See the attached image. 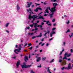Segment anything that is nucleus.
<instances>
[{"mask_svg":"<svg viewBox=\"0 0 73 73\" xmlns=\"http://www.w3.org/2000/svg\"><path fill=\"white\" fill-rule=\"evenodd\" d=\"M58 5V4L56 3H53V6H54L51 9H52V11L50 12L51 13H53L54 12H55L56 10V8L57 5Z\"/></svg>","mask_w":73,"mask_h":73,"instance_id":"f257e3e1","label":"nucleus"},{"mask_svg":"<svg viewBox=\"0 0 73 73\" xmlns=\"http://www.w3.org/2000/svg\"><path fill=\"white\" fill-rule=\"evenodd\" d=\"M40 16L41 15L37 16L36 17V15H33V16H32V18H33L34 17V19H36L37 17H39L38 18H37V19H42L43 20H44V17H43V16Z\"/></svg>","mask_w":73,"mask_h":73,"instance_id":"f03ea898","label":"nucleus"},{"mask_svg":"<svg viewBox=\"0 0 73 73\" xmlns=\"http://www.w3.org/2000/svg\"><path fill=\"white\" fill-rule=\"evenodd\" d=\"M59 62H61V64H62V65H65L66 64V61L65 60L63 61L61 59H60L59 61Z\"/></svg>","mask_w":73,"mask_h":73,"instance_id":"7ed1b4c3","label":"nucleus"},{"mask_svg":"<svg viewBox=\"0 0 73 73\" xmlns=\"http://www.w3.org/2000/svg\"><path fill=\"white\" fill-rule=\"evenodd\" d=\"M31 66H32L31 65H23L21 66V67L22 69H24V68H25V69H27V68H29V67Z\"/></svg>","mask_w":73,"mask_h":73,"instance_id":"20e7f679","label":"nucleus"},{"mask_svg":"<svg viewBox=\"0 0 73 73\" xmlns=\"http://www.w3.org/2000/svg\"><path fill=\"white\" fill-rule=\"evenodd\" d=\"M48 9L50 11H52V9H50V7H47L46 8V9L45 10L46 12H47V13H49V11H48Z\"/></svg>","mask_w":73,"mask_h":73,"instance_id":"39448f33","label":"nucleus"},{"mask_svg":"<svg viewBox=\"0 0 73 73\" xmlns=\"http://www.w3.org/2000/svg\"><path fill=\"white\" fill-rule=\"evenodd\" d=\"M68 55V52H66L64 54V57L62 59L63 60H67V58H66L67 56H66V55Z\"/></svg>","mask_w":73,"mask_h":73,"instance_id":"423d86ee","label":"nucleus"},{"mask_svg":"<svg viewBox=\"0 0 73 73\" xmlns=\"http://www.w3.org/2000/svg\"><path fill=\"white\" fill-rule=\"evenodd\" d=\"M71 68H72V67H71V63H70L68 64V68L66 67L67 69V70H68V69H71Z\"/></svg>","mask_w":73,"mask_h":73,"instance_id":"0eeeda50","label":"nucleus"},{"mask_svg":"<svg viewBox=\"0 0 73 73\" xmlns=\"http://www.w3.org/2000/svg\"><path fill=\"white\" fill-rule=\"evenodd\" d=\"M16 51H17L18 52H21L20 50L16 49L15 50H14V52H15L16 54H18V53L16 52Z\"/></svg>","mask_w":73,"mask_h":73,"instance_id":"6e6552de","label":"nucleus"},{"mask_svg":"<svg viewBox=\"0 0 73 73\" xmlns=\"http://www.w3.org/2000/svg\"><path fill=\"white\" fill-rule=\"evenodd\" d=\"M20 64V61L17 62V63L16 64V66H17V68H19V66Z\"/></svg>","mask_w":73,"mask_h":73,"instance_id":"1a4fd4ad","label":"nucleus"},{"mask_svg":"<svg viewBox=\"0 0 73 73\" xmlns=\"http://www.w3.org/2000/svg\"><path fill=\"white\" fill-rule=\"evenodd\" d=\"M24 60L26 62H27V60H28V57L27 56H25V57Z\"/></svg>","mask_w":73,"mask_h":73,"instance_id":"9d476101","label":"nucleus"},{"mask_svg":"<svg viewBox=\"0 0 73 73\" xmlns=\"http://www.w3.org/2000/svg\"><path fill=\"white\" fill-rule=\"evenodd\" d=\"M20 7H19V5L18 4H17V9L18 12H19V10L20 9Z\"/></svg>","mask_w":73,"mask_h":73,"instance_id":"9b49d317","label":"nucleus"},{"mask_svg":"<svg viewBox=\"0 0 73 73\" xmlns=\"http://www.w3.org/2000/svg\"><path fill=\"white\" fill-rule=\"evenodd\" d=\"M32 17V16H31V14H29V20H31V19H32L31 18H33Z\"/></svg>","mask_w":73,"mask_h":73,"instance_id":"f8f14e48","label":"nucleus"},{"mask_svg":"<svg viewBox=\"0 0 73 73\" xmlns=\"http://www.w3.org/2000/svg\"><path fill=\"white\" fill-rule=\"evenodd\" d=\"M40 60H41V58L40 57H38L36 60V62H38Z\"/></svg>","mask_w":73,"mask_h":73,"instance_id":"ddd939ff","label":"nucleus"},{"mask_svg":"<svg viewBox=\"0 0 73 73\" xmlns=\"http://www.w3.org/2000/svg\"><path fill=\"white\" fill-rule=\"evenodd\" d=\"M34 11L35 12H37L38 11V7L36 9L34 10Z\"/></svg>","mask_w":73,"mask_h":73,"instance_id":"4468645a","label":"nucleus"},{"mask_svg":"<svg viewBox=\"0 0 73 73\" xmlns=\"http://www.w3.org/2000/svg\"><path fill=\"white\" fill-rule=\"evenodd\" d=\"M47 69V72L49 73H52V72H50V70H49V67H48Z\"/></svg>","mask_w":73,"mask_h":73,"instance_id":"2eb2a0df","label":"nucleus"},{"mask_svg":"<svg viewBox=\"0 0 73 73\" xmlns=\"http://www.w3.org/2000/svg\"><path fill=\"white\" fill-rule=\"evenodd\" d=\"M32 4V2H31L30 3H29V4H27V5H28V7H27L28 8H29L30 7V5H31Z\"/></svg>","mask_w":73,"mask_h":73,"instance_id":"dca6fc26","label":"nucleus"},{"mask_svg":"<svg viewBox=\"0 0 73 73\" xmlns=\"http://www.w3.org/2000/svg\"><path fill=\"white\" fill-rule=\"evenodd\" d=\"M33 34H34V33H29L28 34V35H29V36H32V35H33Z\"/></svg>","mask_w":73,"mask_h":73,"instance_id":"f3484780","label":"nucleus"},{"mask_svg":"<svg viewBox=\"0 0 73 73\" xmlns=\"http://www.w3.org/2000/svg\"><path fill=\"white\" fill-rule=\"evenodd\" d=\"M9 23H6L5 25V27H8V25H9Z\"/></svg>","mask_w":73,"mask_h":73,"instance_id":"a211bd4d","label":"nucleus"},{"mask_svg":"<svg viewBox=\"0 0 73 73\" xmlns=\"http://www.w3.org/2000/svg\"><path fill=\"white\" fill-rule=\"evenodd\" d=\"M61 69L62 70H64V69H67V68H66V67H63L62 68H61Z\"/></svg>","mask_w":73,"mask_h":73,"instance_id":"6ab92c4d","label":"nucleus"},{"mask_svg":"<svg viewBox=\"0 0 73 73\" xmlns=\"http://www.w3.org/2000/svg\"><path fill=\"white\" fill-rule=\"evenodd\" d=\"M46 59V58L45 57H44V58L43 57H42V60L43 61H44Z\"/></svg>","mask_w":73,"mask_h":73,"instance_id":"aec40b11","label":"nucleus"},{"mask_svg":"<svg viewBox=\"0 0 73 73\" xmlns=\"http://www.w3.org/2000/svg\"><path fill=\"white\" fill-rule=\"evenodd\" d=\"M27 11L28 12H29V11H30V12H32V10L30 8H29V10L27 9Z\"/></svg>","mask_w":73,"mask_h":73,"instance_id":"412c9836","label":"nucleus"},{"mask_svg":"<svg viewBox=\"0 0 73 73\" xmlns=\"http://www.w3.org/2000/svg\"><path fill=\"white\" fill-rule=\"evenodd\" d=\"M38 9V10H40V11H42V9L41 7H37Z\"/></svg>","mask_w":73,"mask_h":73,"instance_id":"4be33fe9","label":"nucleus"},{"mask_svg":"<svg viewBox=\"0 0 73 73\" xmlns=\"http://www.w3.org/2000/svg\"><path fill=\"white\" fill-rule=\"evenodd\" d=\"M71 54H72L70 53L68 55H67V57H70V56H71Z\"/></svg>","mask_w":73,"mask_h":73,"instance_id":"5701e85b","label":"nucleus"},{"mask_svg":"<svg viewBox=\"0 0 73 73\" xmlns=\"http://www.w3.org/2000/svg\"><path fill=\"white\" fill-rule=\"evenodd\" d=\"M68 32H70V29H68L67 31L66 32V33H67Z\"/></svg>","mask_w":73,"mask_h":73,"instance_id":"b1692460","label":"nucleus"},{"mask_svg":"<svg viewBox=\"0 0 73 73\" xmlns=\"http://www.w3.org/2000/svg\"><path fill=\"white\" fill-rule=\"evenodd\" d=\"M56 29L55 28H53L52 29V31H53H53H55V30H56Z\"/></svg>","mask_w":73,"mask_h":73,"instance_id":"393cba45","label":"nucleus"},{"mask_svg":"<svg viewBox=\"0 0 73 73\" xmlns=\"http://www.w3.org/2000/svg\"><path fill=\"white\" fill-rule=\"evenodd\" d=\"M51 33H52V34H55V33H56V32L54 31H52V32H51Z\"/></svg>","mask_w":73,"mask_h":73,"instance_id":"a878e982","label":"nucleus"},{"mask_svg":"<svg viewBox=\"0 0 73 73\" xmlns=\"http://www.w3.org/2000/svg\"><path fill=\"white\" fill-rule=\"evenodd\" d=\"M32 48H33V46H31L30 48H29V49L30 50H32Z\"/></svg>","mask_w":73,"mask_h":73,"instance_id":"bb28decb","label":"nucleus"},{"mask_svg":"<svg viewBox=\"0 0 73 73\" xmlns=\"http://www.w3.org/2000/svg\"><path fill=\"white\" fill-rule=\"evenodd\" d=\"M28 45L29 46H31V45H32V44H31V43H29L28 44Z\"/></svg>","mask_w":73,"mask_h":73,"instance_id":"cd10ccee","label":"nucleus"},{"mask_svg":"<svg viewBox=\"0 0 73 73\" xmlns=\"http://www.w3.org/2000/svg\"><path fill=\"white\" fill-rule=\"evenodd\" d=\"M50 18H52V17H53V15L51 14H50Z\"/></svg>","mask_w":73,"mask_h":73,"instance_id":"c85d7f7f","label":"nucleus"},{"mask_svg":"<svg viewBox=\"0 0 73 73\" xmlns=\"http://www.w3.org/2000/svg\"><path fill=\"white\" fill-rule=\"evenodd\" d=\"M54 59H52L50 61V63H51L52 62H53V61H54Z\"/></svg>","mask_w":73,"mask_h":73,"instance_id":"c756f323","label":"nucleus"},{"mask_svg":"<svg viewBox=\"0 0 73 73\" xmlns=\"http://www.w3.org/2000/svg\"><path fill=\"white\" fill-rule=\"evenodd\" d=\"M38 68H41V65L40 64V66H37Z\"/></svg>","mask_w":73,"mask_h":73,"instance_id":"7c9ffc66","label":"nucleus"},{"mask_svg":"<svg viewBox=\"0 0 73 73\" xmlns=\"http://www.w3.org/2000/svg\"><path fill=\"white\" fill-rule=\"evenodd\" d=\"M49 23V21H46V24H48Z\"/></svg>","mask_w":73,"mask_h":73,"instance_id":"2f4dec72","label":"nucleus"},{"mask_svg":"<svg viewBox=\"0 0 73 73\" xmlns=\"http://www.w3.org/2000/svg\"><path fill=\"white\" fill-rule=\"evenodd\" d=\"M46 34H47V33H46L44 35V36H46L45 38H46Z\"/></svg>","mask_w":73,"mask_h":73,"instance_id":"473e14b6","label":"nucleus"},{"mask_svg":"<svg viewBox=\"0 0 73 73\" xmlns=\"http://www.w3.org/2000/svg\"><path fill=\"white\" fill-rule=\"evenodd\" d=\"M29 26H30L31 27H33V24H32L31 25H29Z\"/></svg>","mask_w":73,"mask_h":73,"instance_id":"72a5a7b5","label":"nucleus"},{"mask_svg":"<svg viewBox=\"0 0 73 73\" xmlns=\"http://www.w3.org/2000/svg\"><path fill=\"white\" fill-rule=\"evenodd\" d=\"M54 21H55V19H53L52 21V22L54 23Z\"/></svg>","mask_w":73,"mask_h":73,"instance_id":"f704fd0d","label":"nucleus"},{"mask_svg":"<svg viewBox=\"0 0 73 73\" xmlns=\"http://www.w3.org/2000/svg\"><path fill=\"white\" fill-rule=\"evenodd\" d=\"M36 36H33L32 37V39H33L34 38H36Z\"/></svg>","mask_w":73,"mask_h":73,"instance_id":"c9c22d12","label":"nucleus"},{"mask_svg":"<svg viewBox=\"0 0 73 73\" xmlns=\"http://www.w3.org/2000/svg\"><path fill=\"white\" fill-rule=\"evenodd\" d=\"M32 18V19H33V20H32L33 21H33H35V18H34L33 17V18Z\"/></svg>","mask_w":73,"mask_h":73,"instance_id":"e433bc0d","label":"nucleus"},{"mask_svg":"<svg viewBox=\"0 0 73 73\" xmlns=\"http://www.w3.org/2000/svg\"><path fill=\"white\" fill-rule=\"evenodd\" d=\"M36 37H41V36H40V35H38V36H36Z\"/></svg>","mask_w":73,"mask_h":73,"instance_id":"4c0bfd02","label":"nucleus"},{"mask_svg":"<svg viewBox=\"0 0 73 73\" xmlns=\"http://www.w3.org/2000/svg\"><path fill=\"white\" fill-rule=\"evenodd\" d=\"M69 23H70V22H69V21H68V22H66V24H69Z\"/></svg>","mask_w":73,"mask_h":73,"instance_id":"58836bf2","label":"nucleus"},{"mask_svg":"<svg viewBox=\"0 0 73 73\" xmlns=\"http://www.w3.org/2000/svg\"><path fill=\"white\" fill-rule=\"evenodd\" d=\"M40 36H41H41H42V33H40V35H39Z\"/></svg>","mask_w":73,"mask_h":73,"instance_id":"ea45409f","label":"nucleus"},{"mask_svg":"<svg viewBox=\"0 0 73 73\" xmlns=\"http://www.w3.org/2000/svg\"><path fill=\"white\" fill-rule=\"evenodd\" d=\"M38 30V28H35V31H37Z\"/></svg>","mask_w":73,"mask_h":73,"instance_id":"a19ab883","label":"nucleus"},{"mask_svg":"<svg viewBox=\"0 0 73 73\" xmlns=\"http://www.w3.org/2000/svg\"><path fill=\"white\" fill-rule=\"evenodd\" d=\"M48 26H52V24H49L48 25Z\"/></svg>","mask_w":73,"mask_h":73,"instance_id":"79ce46f5","label":"nucleus"},{"mask_svg":"<svg viewBox=\"0 0 73 73\" xmlns=\"http://www.w3.org/2000/svg\"><path fill=\"white\" fill-rule=\"evenodd\" d=\"M67 60H68V61H70V58H67Z\"/></svg>","mask_w":73,"mask_h":73,"instance_id":"37998d69","label":"nucleus"},{"mask_svg":"<svg viewBox=\"0 0 73 73\" xmlns=\"http://www.w3.org/2000/svg\"><path fill=\"white\" fill-rule=\"evenodd\" d=\"M50 32V31H47V32H46V33H48V34H49V33Z\"/></svg>","mask_w":73,"mask_h":73,"instance_id":"c03bdc74","label":"nucleus"},{"mask_svg":"<svg viewBox=\"0 0 73 73\" xmlns=\"http://www.w3.org/2000/svg\"><path fill=\"white\" fill-rule=\"evenodd\" d=\"M52 40H53V38H51L50 39H49V41H51Z\"/></svg>","mask_w":73,"mask_h":73,"instance_id":"a18cd8bd","label":"nucleus"},{"mask_svg":"<svg viewBox=\"0 0 73 73\" xmlns=\"http://www.w3.org/2000/svg\"><path fill=\"white\" fill-rule=\"evenodd\" d=\"M23 65H26V64H25V62H24L23 63Z\"/></svg>","mask_w":73,"mask_h":73,"instance_id":"49530a36","label":"nucleus"},{"mask_svg":"<svg viewBox=\"0 0 73 73\" xmlns=\"http://www.w3.org/2000/svg\"><path fill=\"white\" fill-rule=\"evenodd\" d=\"M44 44H45V43H44L43 44H41L42 46H43L44 45Z\"/></svg>","mask_w":73,"mask_h":73,"instance_id":"de8ad7c7","label":"nucleus"},{"mask_svg":"<svg viewBox=\"0 0 73 73\" xmlns=\"http://www.w3.org/2000/svg\"><path fill=\"white\" fill-rule=\"evenodd\" d=\"M38 45H37L36 46V49L38 48Z\"/></svg>","mask_w":73,"mask_h":73,"instance_id":"09e8293b","label":"nucleus"},{"mask_svg":"<svg viewBox=\"0 0 73 73\" xmlns=\"http://www.w3.org/2000/svg\"><path fill=\"white\" fill-rule=\"evenodd\" d=\"M62 51H61L60 52V54H59L60 55H61V54H62Z\"/></svg>","mask_w":73,"mask_h":73,"instance_id":"8fccbe9b","label":"nucleus"},{"mask_svg":"<svg viewBox=\"0 0 73 73\" xmlns=\"http://www.w3.org/2000/svg\"><path fill=\"white\" fill-rule=\"evenodd\" d=\"M50 37H52V36H53V35H52V34L51 33L50 34Z\"/></svg>","mask_w":73,"mask_h":73,"instance_id":"3c124183","label":"nucleus"},{"mask_svg":"<svg viewBox=\"0 0 73 73\" xmlns=\"http://www.w3.org/2000/svg\"><path fill=\"white\" fill-rule=\"evenodd\" d=\"M44 16H47V15H46V14H45L44 15Z\"/></svg>","mask_w":73,"mask_h":73,"instance_id":"603ef678","label":"nucleus"},{"mask_svg":"<svg viewBox=\"0 0 73 73\" xmlns=\"http://www.w3.org/2000/svg\"><path fill=\"white\" fill-rule=\"evenodd\" d=\"M34 27L35 28H37V26L36 25H34Z\"/></svg>","mask_w":73,"mask_h":73,"instance_id":"864d4df0","label":"nucleus"},{"mask_svg":"<svg viewBox=\"0 0 73 73\" xmlns=\"http://www.w3.org/2000/svg\"><path fill=\"white\" fill-rule=\"evenodd\" d=\"M35 4H36L37 5H40V4H38V3H35Z\"/></svg>","mask_w":73,"mask_h":73,"instance_id":"5fc2aeb1","label":"nucleus"},{"mask_svg":"<svg viewBox=\"0 0 73 73\" xmlns=\"http://www.w3.org/2000/svg\"><path fill=\"white\" fill-rule=\"evenodd\" d=\"M25 52H28V51H27V50H24Z\"/></svg>","mask_w":73,"mask_h":73,"instance_id":"6e6d98bb","label":"nucleus"},{"mask_svg":"<svg viewBox=\"0 0 73 73\" xmlns=\"http://www.w3.org/2000/svg\"><path fill=\"white\" fill-rule=\"evenodd\" d=\"M41 41H44V38H43L41 40Z\"/></svg>","mask_w":73,"mask_h":73,"instance_id":"4d7b16f0","label":"nucleus"},{"mask_svg":"<svg viewBox=\"0 0 73 73\" xmlns=\"http://www.w3.org/2000/svg\"><path fill=\"white\" fill-rule=\"evenodd\" d=\"M70 51L71 52H72V53L73 52V49H71Z\"/></svg>","mask_w":73,"mask_h":73,"instance_id":"13d9d810","label":"nucleus"},{"mask_svg":"<svg viewBox=\"0 0 73 73\" xmlns=\"http://www.w3.org/2000/svg\"><path fill=\"white\" fill-rule=\"evenodd\" d=\"M27 28V29H30V28L29 27H28Z\"/></svg>","mask_w":73,"mask_h":73,"instance_id":"bf43d9fd","label":"nucleus"},{"mask_svg":"<svg viewBox=\"0 0 73 73\" xmlns=\"http://www.w3.org/2000/svg\"><path fill=\"white\" fill-rule=\"evenodd\" d=\"M42 50H40L39 52H42Z\"/></svg>","mask_w":73,"mask_h":73,"instance_id":"052dcab7","label":"nucleus"},{"mask_svg":"<svg viewBox=\"0 0 73 73\" xmlns=\"http://www.w3.org/2000/svg\"><path fill=\"white\" fill-rule=\"evenodd\" d=\"M17 47H18V46L17 45H15V48H17Z\"/></svg>","mask_w":73,"mask_h":73,"instance_id":"680f3d73","label":"nucleus"},{"mask_svg":"<svg viewBox=\"0 0 73 73\" xmlns=\"http://www.w3.org/2000/svg\"><path fill=\"white\" fill-rule=\"evenodd\" d=\"M59 58H60V59H62V56H60V57H59Z\"/></svg>","mask_w":73,"mask_h":73,"instance_id":"e2e57ef3","label":"nucleus"},{"mask_svg":"<svg viewBox=\"0 0 73 73\" xmlns=\"http://www.w3.org/2000/svg\"><path fill=\"white\" fill-rule=\"evenodd\" d=\"M44 24V23H41V25H43Z\"/></svg>","mask_w":73,"mask_h":73,"instance_id":"0e129e2a","label":"nucleus"},{"mask_svg":"<svg viewBox=\"0 0 73 73\" xmlns=\"http://www.w3.org/2000/svg\"><path fill=\"white\" fill-rule=\"evenodd\" d=\"M73 33H72L71 34V36H73Z\"/></svg>","mask_w":73,"mask_h":73,"instance_id":"69168bd1","label":"nucleus"},{"mask_svg":"<svg viewBox=\"0 0 73 73\" xmlns=\"http://www.w3.org/2000/svg\"><path fill=\"white\" fill-rule=\"evenodd\" d=\"M56 23H54L53 25V26H56Z\"/></svg>","mask_w":73,"mask_h":73,"instance_id":"338daca9","label":"nucleus"},{"mask_svg":"<svg viewBox=\"0 0 73 73\" xmlns=\"http://www.w3.org/2000/svg\"><path fill=\"white\" fill-rule=\"evenodd\" d=\"M27 43H25V44L24 46H27Z\"/></svg>","mask_w":73,"mask_h":73,"instance_id":"774afa93","label":"nucleus"}]
</instances>
